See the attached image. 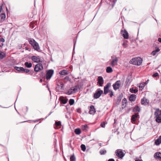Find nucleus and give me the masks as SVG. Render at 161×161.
Here are the masks:
<instances>
[{
    "instance_id": "1",
    "label": "nucleus",
    "mask_w": 161,
    "mask_h": 161,
    "mask_svg": "<svg viewBox=\"0 0 161 161\" xmlns=\"http://www.w3.org/2000/svg\"><path fill=\"white\" fill-rule=\"evenodd\" d=\"M142 60L139 57L132 58L130 62V63L136 65H140L142 63Z\"/></svg>"
},
{
    "instance_id": "2",
    "label": "nucleus",
    "mask_w": 161,
    "mask_h": 161,
    "mask_svg": "<svg viewBox=\"0 0 161 161\" xmlns=\"http://www.w3.org/2000/svg\"><path fill=\"white\" fill-rule=\"evenodd\" d=\"M115 153L117 157L122 159L125 156V152L122 149H118L116 150Z\"/></svg>"
},
{
    "instance_id": "3",
    "label": "nucleus",
    "mask_w": 161,
    "mask_h": 161,
    "mask_svg": "<svg viewBox=\"0 0 161 161\" xmlns=\"http://www.w3.org/2000/svg\"><path fill=\"white\" fill-rule=\"evenodd\" d=\"M112 60L111 62L110 65L113 67L117 65V63L119 60V58L115 56H111Z\"/></svg>"
},
{
    "instance_id": "4",
    "label": "nucleus",
    "mask_w": 161,
    "mask_h": 161,
    "mask_svg": "<svg viewBox=\"0 0 161 161\" xmlns=\"http://www.w3.org/2000/svg\"><path fill=\"white\" fill-rule=\"evenodd\" d=\"M103 91L101 90L100 88L97 89L94 95V99H97L103 93Z\"/></svg>"
},
{
    "instance_id": "5",
    "label": "nucleus",
    "mask_w": 161,
    "mask_h": 161,
    "mask_svg": "<svg viewBox=\"0 0 161 161\" xmlns=\"http://www.w3.org/2000/svg\"><path fill=\"white\" fill-rule=\"evenodd\" d=\"M31 59L34 62L36 63L42 62L43 61L42 58L39 56H33L31 57Z\"/></svg>"
},
{
    "instance_id": "6",
    "label": "nucleus",
    "mask_w": 161,
    "mask_h": 161,
    "mask_svg": "<svg viewBox=\"0 0 161 161\" xmlns=\"http://www.w3.org/2000/svg\"><path fill=\"white\" fill-rule=\"evenodd\" d=\"M43 68L42 64L38 63L35 65L34 68V71L36 72L40 71L43 69Z\"/></svg>"
},
{
    "instance_id": "7",
    "label": "nucleus",
    "mask_w": 161,
    "mask_h": 161,
    "mask_svg": "<svg viewBox=\"0 0 161 161\" xmlns=\"http://www.w3.org/2000/svg\"><path fill=\"white\" fill-rule=\"evenodd\" d=\"M111 86V83L110 82H108L107 83L106 85L104 87V94L105 95L107 94L110 90L109 89Z\"/></svg>"
},
{
    "instance_id": "8",
    "label": "nucleus",
    "mask_w": 161,
    "mask_h": 161,
    "mask_svg": "<svg viewBox=\"0 0 161 161\" xmlns=\"http://www.w3.org/2000/svg\"><path fill=\"white\" fill-rule=\"evenodd\" d=\"M121 85V82L120 80L117 81L113 85V89L115 90H116L120 87Z\"/></svg>"
},
{
    "instance_id": "9",
    "label": "nucleus",
    "mask_w": 161,
    "mask_h": 161,
    "mask_svg": "<svg viewBox=\"0 0 161 161\" xmlns=\"http://www.w3.org/2000/svg\"><path fill=\"white\" fill-rule=\"evenodd\" d=\"M53 73V70L52 69H51L48 70L46 74V79L48 80L52 76Z\"/></svg>"
},
{
    "instance_id": "10",
    "label": "nucleus",
    "mask_w": 161,
    "mask_h": 161,
    "mask_svg": "<svg viewBox=\"0 0 161 161\" xmlns=\"http://www.w3.org/2000/svg\"><path fill=\"white\" fill-rule=\"evenodd\" d=\"M97 81V84L99 85L98 86H103L104 83V80L103 77L101 76L98 77Z\"/></svg>"
},
{
    "instance_id": "11",
    "label": "nucleus",
    "mask_w": 161,
    "mask_h": 161,
    "mask_svg": "<svg viewBox=\"0 0 161 161\" xmlns=\"http://www.w3.org/2000/svg\"><path fill=\"white\" fill-rule=\"evenodd\" d=\"M121 33L124 38L125 39L128 38V33L125 30H122L121 31Z\"/></svg>"
},
{
    "instance_id": "12",
    "label": "nucleus",
    "mask_w": 161,
    "mask_h": 161,
    "mask_svg": "<svg viewBox=\"0 0 161 161\" xmlns=\"http://www.w3.org/2000/svg\"><path fill=\"white\" fill-rule=\"evenodd\" d=\"M96 111L93 105H91L90 106L89 113L90 114L93 115L95 113Z\"/></svg>"
},
{
    "instance_id": "13",
    "label": "nucleus",
    "mask_w": 161,
    "mask_h": 161,
    "mask_svg": "<svg viewBox=\"0 0 161 161\" xmlns=\"http://www.w3.org/2000/svg\"><path fill=\"white\" fill-rule=\"evenodd\" d=\"M154 114L155 117L161 116V110L159 108L156 109Z\"/></svg>"
},
{
    "instance_id": "14",
    "label": "nucleus",
    "mask_w": 161,
    "mask_h": 161,
    "mask_svg": "<svg viewBox=\"0 0 161 161\" xmlns=\"http://www.w3.org/2000/svg\"><path fill=\"white\" fill-rule=\"evenodd\" d=\"M136 95L135 94H131L129 97V100L131 102H134L136 98Z\"/></svg>"
},
{
    "instance_id": "15",
    "label": "nucleus",
    "mask_w": 161,
    "mask_h": 161,
    "mask_svg": "<svg viewBox=\"0 0 161 161\" xmlns=\"http://www.w3.org/2000/svg\"><path fill=\"white\" fill-rule=\"evenodd\" d=\"M141 103L142 105H146L149 103V101L146 98L144 97L141 99Z\"/></svg>"
},
{
    "instance_id": "16",
    "label": "nucleus",
    "mask_w": 161,
    "mask_h": 161,
    "mask_svg": "<svg viewBox=\"0 0 161 161\" xmlns=\"http://www.w3.org/2000/svg\"><path fill=\"white\" fill-rule=\"evenodd\" d=\"M63 86V84L62 83H59L57 84V86L56 87V89L57 90L59 91L62 89Z\"/></svg>"
},
{
    "instance_id": "17",
    "label": "nucleus",
    "mask_w": 161,
    "mask_h": 161,
    "mask_svg": "<svg viewBox=\"0 0 161 161\" xmlns=\"http://www.w3.org/2000/svg\"><path fill=\"white\" fill-rule=\"evenodd\" d=\"M139 116V115L138 114H135L132 115L131 118V121L133 122H135L136 121V118Z\"/></svg>"
},
{
    "instance_id": "18",
    "label": "nucleus",
    "mask_w": 161,
    "mask_h": 161,
    "mask_svg": "<svg viewBox=\"0 0 161 161\" xmlns=\"http://www.w3.org/2000/svg\"><path fill=\"white\" fill-rule=\"evenodd\" d=\"M141 109L138 105H137L134 107L133 109V111L135 112H139L140 111Z\"/></svg>"
},
{
    "instance_id": "19",
    "label": "nucleus",
    "mask_w": 161,
    "mask_h": 161,
    "mask_svg": "<svg viewBox=\"0 0 161 161\" xmlns=\"http://www.w3.org/2000/svg\"><path fill=\"white\" fill-rule=\"evenodd\" d=\"M15 69L19 71V72L22 73L24 68L23 67L15 66L14 67Z\"/></svg>"
},
{
    "instance_id": "20",
    "label": "nucleus",
    "mask_w": 161,
    "mask_h": 161,
    "mask_svg": "<svg viewBox=\"0 0 161 161\" xmlns=\"http://www.w3.org/2000/svg\"><path fill=\"white\" fill-rule=\"evenodd\" d=\"M68 71L65 70H63L59 72V74L62 75H65L68 74Z\"/></svg>"
},
{
    "instance_id": "21",
    "label": "nucleus",
    "mask_w": 161,
    "mask_h": 161,
    "mask_svg": "<svg viewBox=\"0 0 161 161\" xmlns=\"http://www.w3.org/2000/svg\"><path fill=\"white\" fill-rule=\"evenodd\" d=\"M155 143L156 145H159L161 143V136H160L158 138L155 140Z\"/></svg>"
},
{
    "instance_id": "22",
    "label": "nucleus",
    "mask_w": 161,
    "mask_h": 161,
    "mask_svg": "<svg viewBox=\"0 0 161 161\" xmlns=\"http://www.w3.org/2000/svg\"><path fill=\"white\" fill-rule=\"evenodd\" d=\"M0 17H1V19L0 20V22H2L3 21L5 18H6V15L5 13H2L0 15Z\"/></svg>"
},
{
    "instance_id": "23",
    "label": "nucleus",
    "mask_w": 161,
    "mask_h": 161,
    "mask_svg": "<svg viewBox=\"0 0 161 161\" xmlns=\"http://www.w3.org/2000/svg\"><path fill=\"white\" fill-rule=\"evenodd\" d=\"M32 46L34 49L38 51L40 49L38 44L37 42H36Z\"/></svg>"
},
{
    "instance_id": "24",
    "label": "nucleus",
    "mask_w": 161,
    "mask_h": 161,
    "mask_svg": "<svg viewBox=\"0 0 161 161\" xmlns=\"http://www.w3.org/2000/svg\"><path fill=\"white\" fill-rule=\"evenodd\" d=\"M72 90L74 93H75L77 92V89L79 88V86H75L74 87H72L71 88Z\"/></svg>"
},
{
    "instance_id": "25",
    "label": "nucleus",
    "mask_w": 161,
    "mask_h": 161,
    "mask_svg": "<svg viewBox=\"0 0 161 161\" xmlns=\"http://www.w3.org/2000/svg\"><path fill=\"white\" fill-rule=\"evenodd\" d=\"M82 130L84 131H86L88 130V126L87 125H82L81 126Z\"/></svg>"
},
{
    "instance_id": "26",
    "label": "nucleus",
    "mask_w": 161,
    "mask_h": 161,
    "mask_svg": "<svg viewBox=\"0 0 161 161\" xmlns=\"http://www.w3.org/2000/svg\"><path fill=\"white\" fill-rule=\"evenodd\" d=\"M156 49L155 50L153 51L151 53V54L153 56L155 55L158 52L160 51V49L158 47H156Z\"/></svg>"
},
{
    "instance_id": "27",
    "label": "nucleus",
    "mask_w": 161,
    "mask_h": 161,
    "mask_svg": "<svg viewBox=\"0 0 161 161\" xmlns=\"http://www.w3.org/2000/svg\"><path fill=\"white\" fill-rule=\"evenodd\" d=\"M106 71L107 73H111L113 71L112 69L110 66L107 67Z\"/></svg>"
},
{
    "instance_id": "28",
    "label": "nucleus",
    "mask_w": 161,
    "mask_h": 161,
    "mask_svg": "<svg viewBox=\"0 0 161 161\" xmlns=\"http://www.w3.org/2000/svg\"><path fill=\"white\" fill-rule=\"evenodd\" d=\"M25 66L28 68H30L32 67V64L31 63H29L28 62H26L25 64Z\"/></svg>"
},
{
    "instance_id": "29",
    "label": "nucleus",
    "mask_w": 161,
    "mask_h": 161,
    "mask_svg": "<svg viewBox=\"0 0 161 161\" xmlns=\"http://www.w3.org/2000/svg\"><path fill=\"white\" fill-rule=\"evenodd\" d=\"M156 121L158 123H161V116L155 117Z\"/></svg>"
},
{
    "instance_id": "30",
    "label": "nucleus",
    "mask_w": 161,
    "mask_h": 161,
    "mask_svg": "<svg viewBox=\"0 0 161 161\" xmlns=\"http://www.w3.org/2000/svg\"><path fill=\"white\" fill-rule=\"evenodd\" d=\"M156 158L161 159V153L160 152H157L155 154Z\"/></svg>"
},
{
    "instance_id": "31",
    "label": "nucleus",
    "mask_w": 161,
    "mask_h": 161,
    "mask_svg": "<svg viewBox=\"0 0 161 161\" xmlns=\"http://www.w3.org/2000/svg\"><path fill=\"white\" fill-rule=\"evenodd\" d=\"M29 42L30 44L32 46L35 43H36V42L34 39H30L29 41Z\"/></svg>"
},
{
    "instance_id": "32",
    "label": "nucleus",
    "mask_w": 161,
    "mask_h": 161,
    "mask_svg": "<svg viewBox=\"0 0 161 161\" xmlns=\"http://www.w3.org/2000/svg\"><path fill=\"white\" fill-rule=\"evenodd\" d=\"M122 105L125 107L126 106V104L127 103V100L125 98H124L122 101Z\"/></svg>"
},
{
    "instance_id": "33",
    "label": "nucleus",
    "mask_w": 161,
    "mask_h": 161,
    "mask_svg": "<svg viewBox=\"0 0 161 161\" xmlns=\"http://www.w3.org/2000/svg\"><path fill=\"white\" fill-rule=\"evenodd\" d=\"M138 91V90L136 89H134L132 88L130 89V92L132 93H136Z\"/></svg>"
},
{
    "instance_id": "34",
    "label": "nucleus",
    "mask_w": 161,
    "mask_h": 161,
    "mask_svg": "<svg viewBox=\"0 0 161 161\" xmlns=\"http://www.w3.org/2000/svg\"><path fill=\"white\" fill-rule=\"evenodd\" d=\"M75 132L77 135H79L81 133V130L79 128H77L75 130Z\"/></svg>"
},
{
    "instance_id": "35",
    "label": "nucleus",
    "mask_w": 161,
    "mask_h": 161,
    "mask_svg": "<svg viewBox=\"0 0 161 161\" xmlns=\"http://www.w3.org/2000/svg\"><path fill=\"white\" fill-rule=\"evenodd\" d=\"M72 91V89H71V88L70 89H69L68 91H67V92L66 93V94L69 95H70L73 94V92Z\"/></svg>"
},
{
    "instance_id": "36",
    "label": "nucleus",
    "mask_w": 161,
    "mask_h": 161,
    "mask_svg": "<svg viewBox=\"0 0 161 161\" xmlns=\"http://www.w3.org/2000/svg\"><path fill=\"white\" fill-rule=\"evenodd\" d=\"M70 161H75L76 158L74 155H71L70 158Z\"/></svg>"
},
{
    "instance_id": "37",
    "label": "nucleus",
    "mask_w": 161,
    "mask_h": 161,
    "mask_svg": "<svg viewBox=\"0 0 161 161\" xmlns=\"http://www.w3.org/2000/svg\"><path fill=\"white\" fill-rule=\"evenodd\" d=\"M55 125L56 127H57L61 126V122L60 121H56L55 123Z\"/></svg>"
},
{
    "instance_id": "38",
    "label": "nucleus",
    "mask_w": 161,
    "mask_h": 161,
    "mask_svg": "<svg viewBox=\"0 0 161 161\" xmlns=\"http://www.w3.org/2000/svg\"><path fill=\"white\" fill-rule=\"evenodd\" d=\"M5 54L3 52L0 51V59H2L4 58Z\"/></svg>"
},
{
    "instance_id": "39",
    "label": "nucleus",
    "mask_w": 161,
    "mask_h": 161,
    "mask_svg": "<svg viewBox=\"0 0 161 161\" xmlns=\"http://www.w3.org/2000/svg\"><path fill=\"white\" fill-rule=\"evenodd\" d=\"M60 101L64 104H65L67 103V100L63 98L60 99Z\"/></svg>"
},
{
    "instance_id": "40",
    "label": "nucleus",
    "mask_w": 161,
    "mask_h": 161,
    "mask_svg": "<svg viewBox=\"0 0 161 161\" xmlns=\"http://www.w3.org/2000/svg\"><path fill=\"white\" fill-rule=\"evenodd\" d=\"M75 101L73 99H70L69 100V103L70 105H72L74 104Z\"/></svg>"
},
{
    "instance_id": "41",
    "label": "nucleus",
    "mask_w": 161,
    "mask_h": 161,
    "mask_svg": "<svg viewBox=\"0 0 161 161\" xmlns=\"http://www.w3.org/2000/svg\"><path fill=\"white\" fill-rule=\"evenodd\" d=\"M80 147L81 148V150L83 151H85L86 150V147L85 145L81 144L80 146Z\"/></svg>"
},
{
    "instance_id": "42",
    "label": "nucleus",
    "mask_w": 161,
    "mask_h": 161,
    "mask_svg": "<svg viewBox=\"0 0 161 161\" xmlns=\"http://www.w3.org/2000/svg\"><path fill=\"white\" fill-rule=\"evenodd\" d=\"M109 92V95L110 97H112L114 96V92L112 91V90H110V92Z\"/></svg>"
},
{
    "instance_id": "43",
    "label": "nucleus",
    "mask_w": 161,
    "mask_h": 161,
    "mask_svg": "<svg viewBox=\"0 0 161 161\" xmlns=\"http://www.w3.org/2000/svg\"><path fill=\"white\" fill-rule=\"evenodd\" d=\"M100 153L101 155H103L106 153V151L105 150H101L100 151Z\"/></svg>"
},
{
    "instance_id": "44",
    "label": "nucleus",
    "mask_w": 161,
    "mask_h": 161,
    "mask_svg": "<svg viewBox=\"0 0 161 161\" xmlns=\"http://www.w3.org/2000/svg\"><path fill=\"white\" fill-rule=\"evenodd\" d=\"M30 71V70L28 69H23V72L22 73H28Z\"/></svg>"
},
{
    "instance_id": "45",
    "label": "nucleus",
    "mask_w": 161,
    "mask_h": 161,
    "mask_svg": "<svg viewBox=\"0 0 161 161\" xmlns=\"http://www.w3.org/2000/svg\"><path fill=\"white\" fill-rule=\"evenodd\" d=\"M105 124H106L105 122H103L101 123V125L102 127L104 128L105 126Z\"/></svg>"
},
{
    "instance_id": "46",
    "label": "nucleus",
    "mask_w": 161,
    "mask_h": 161,
    "mask_svg": "<svg viewBox=\"0 0 161 161\" xmlns=\"http://www.w3.org/2000/svg\"><path fill=\"white\" fill-rule=\"evenodd\" d=\"M158 75V73H155L153 75V77H156Z\"/></svg>"
},
{
    "instance_id": "47",
    "label": "nucleus",
    "mask_w": 161,
    "mask_h": 161,
    "mask_svg": "<svg viewBox=\"0 0 161 161\" xmlns=\"http://www.w3.org/2000/svg\"><path fill=\"white\" fill-rule=\"evenodd\" d=\"M145 85V83H141L140 84V87H142V88H144Z\"/></svg>"
},
{
    "instance_id": "48",
    "label": "nucleus",
    "mask_w": 161,
    "mask_h": 161,
    "mask_svg": "<svg viewBox=\"0 0 161 161\" xmlns=\"http://www.w3.org/2000/svg\"><path fill=\"white\" fill-rule=\"evenodd\" d=\"M77 112L79 113H81V108H78L77 109Z\"/></svg>"
},
{
    "instance_id": "49",
    "label": "nucleus",
    "mask_w": 161,
    "mask_h": 161,
    "mask_svg": "<svg viewBox=\"0 0 161 161\" xmlns=\"http://www.w3.org/2000/svg\"><path fill=\"white\" fill-rule=\"evenodd\" d=\"M64 79L68 80H71V79L68 76H66L65 77V78H64Z\"/></svg>"
},
{
    "instance_id": "50",
    "label": "nucleus",
    "mask_w": 161,
    "mask_h": 161,
    "mask_svg": "<svg viewBox=\"0 0 161 161\" xmlns=\"http://www.w3.org/2000/svg\"><path fill=\"white\" fill-rule=\"evenodd\" d=\"M3 5H1L0 7V13L2 12V11H3Z\"/></svg>"
},
{
    "instance_id": "51",
    "label": "nucleus",
    "mask_w": 161,
    "mask_h": 161,
    "mask_svg": "<svg viewBox=\"0 0 161 161\" xmlns=\"http://www.w3.org/2000/svg\"><path fill=\"white\" fill-rule=\"evenodd\" d=\"M0 41H1V42H4L5 40H4V38H2L1 39Z\"/></svg>"
},
{
    "instance_id": "52",
    "label": "nucleus",
    "mask_w": 161,
    "mask_h": 161,
    "mask_svg": "<svg viewBox=\"0 0 161 161\" xmlns=\"http://www.w3.org/2000/svg\"><path fill=\"white\" fill-rule=\"evenodd\" d=\"M108 161H115V160L113 158H110L109 159Z\"/></svg>"
},
{
    "instance_id": "53",
    "label": "nucleus",
    "mask_w": 161,
    "mask_h": 161,
    "mask_svg": "<svg viewBox=\"0 0 161 161\" xmlns=\"http://www.w3.org/2000/svg\"><path fill=\"white\" fill-rule=\"evenodd\" d=\"M75 44H76V41L75 42H74V48H73V50H74V49H75Z\"/></svg>"
},
{
    "instance_id": "54",
    "label": "nucleus",
    "mask_w": 161,
    "mask_h": 161,
    "mask_svg": "<svg viewBox=\"0 0 161 161\" xmlns=\"http://www.w3.org/2000/svg\"><path fill=\"white\" fill-rule=\"evenodd\" d=\"M158 41L159 42L161 43V37L159 38L158 39Z\"/></svg>"
},
{
    "instance_id": "55",
    "label": "nucleus",
    "mask_w": 161,
    "mask_h": 161,
    "mask_svg": "<svg viewBox=\"0 0 161 161\" xmlns=\"http://www.w3.org/2000/svg\"><path fill=\"white\" fill-rule=\"evenodd\" d=\"M148 81H149V80H148L146 82H145V83H145V85L147 84L148 83Z\"/></svg>"
},
{
    "instance_id": "56",
    "label": "nucleus",
    "mask_w": 161,
    "mask_h": 161,
    "mask_svg": "<svg viewBox=\"0 0 161 161\" xmlns=\"http://www.w3.org/2000/svg\"><path fill=\"white\" fill-rule=\"evenodd\" d=\"M135 161H142L140 159H136V160Z\"/></svg>"
},
{
    "instance_id": "57",
    "label": "nucleus",
    "mask_w": 161,
    "mask_h": 161,
    "mask_svg": "<svg viewBox=\"0 0 161 161\" xmlns=\"http://www.w3.org/2000/svg\"><path fill=\"white\" fill-rule=\"evenodd\" d=\"M3 43H2L0 45V46L2 47L3 45Z\"/></svg>"
},
{
    "instance_id": "58",
    "label": "nucleus",
    "mask_w": 161,
    "mask_h": 161,
    "mask_svg": "<svg viewBox=\"0 0 161 161\" xmlns=\"http://www.w3.org/2000/svg\"><path fill=\"white\" fill-rule=\"evenodd\" d=\"M52 113V112H50L49 113V114H48V116H49V115H50Z\"/></svg>"
},
{
    "instance_id": "59",
    "label": "nucleus",
    "mask_w": 161,
    "mask_h": 161,
    "mask_svg": "<svg viewBox=\"0 0 161 161\" xmlns=\"http://www.w3.org/2000/svg\"><path fill=\"white\" fill-rule=\"evenodd\" d=\"M116 120L115 119H114V123H116Z\"/></svg>"
},
{
    "instance_id": "60",
    "label": "nucleus",
    "mask_w": 161,
    "mask_h": 161,
    "mask_svg": "<svg viewBox=\"0 0 161 161\" xmlns=\"http://www.w3.org/2000/svg\"><path fill=\"white\" fill-rule=\"evenodd\" d=\"M26 122V121H25L24 122H21V123L25 122Z\"/></svg>"
},
{
    "instance_id": "61",
    "label": "nucleus",
    "mask_w": 161,
    "mask_h": 161,
    "mask_svg": "<svg viewBox=\"0 0 161 161\" xmlns=\"http://www.w3.org/2000/svg\"><path fill=\"white\" fill-rule=\"evenodd\" d=\"M160 108H161V104H160Z\"/></svg>"
},
{
    "instance_id": "62",
    "label": "nucleus",
    "mask_w": 161,
    "mask_h": 161,
    "mask_svg": "<svg viewBox=\"0 0 161 161\" xmlns=\"http://www.w3.org/2000/svg\"><path fill=\"white\" fill-rule=\"evenodd\" d=\"M26 50H28V48H26Z\"/></svg>"
},
{
    "instance_id": "63",
    "label": "nucleus",
    "mask_w": 161,
    "mask_h": 161,
    "mask_svg": "<svg viewBox=\"0 0 161 161\" xmlns=\"http://www.w3.org/2000/svg\"><path fill=\"white\" fill-rule=\"evenodd\" d=\"M8 161H9V159H8Z\"/></svg>"
}]
</instances>
